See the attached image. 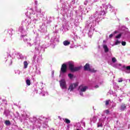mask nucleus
<instances>
[{
  "label": "nucleus",
  "mask_w": 130,
  "mask_h": 130,
  "mask_svg": "<svg viewBox=\"0 0 130 130\" xmlns=\"http://www.w3.org/2000/svg\"><path fill=\"white\" fill-rule=\"evenodd\" d=\"M68 67L70 71L72 73L78 72L81 70V67H75V63L73 61L68 62Z\"/></svg>",
  "instance_id": "nucleus-1"
},
{
  "label": "nucleus",
  "mask_w": 130,
  "mask_h": 130,
  "mask_svg": "<svg viewBox=\"0 0 130 130\" xmlns=\"http://www.w3.org/2000/svg\"><path fill=\"white\" fill-rule=\"evenodd\" d=\"M60 86L62 89H67V82L64 79H61L59 81Z\"/></svg>",
  "instance_id": "nucleus-2"
},
{
  "label": "nucleus",
  "mask_w": 130,
  "mask_h": 130,
  "mask_svg": "<svg viewBox=\"0 0 130 130\" xmlns=\"http://www.w3.org/2000/svg\"><path fill=\"white\" fill-rule=\"evenodd\" d=\"M79 86V83L76 82L75 83L71 84L69 87V90H70V92L73 91L75 89V88L78 87Z\"/></svg>",
  "instance_id": "nucleus-3"
},
{
  "label": "nucleus",
  "mask_w": 130,
  "mask_h": 130,
  "mask_svg": "<svg viewBox=\"0 0 130 130\" xmlns=\"http://www.w3.org/2000/svg\"><path fill=\"white\" fill-rule=\"evenodd\" d=\"M68 67H67V64L65 63H63L61 65L60 72L62 73V74H65V73H67Z\"/></svg>",
  "instance_id": "nucleus-4"
},
{
  "label": "nucleus",
  "mask_w": 130,
  "mask_h": 130,
  "mask_svg": "<svg viewBox=\"0 0 130 130\" xmlns=\"http://www.w3.org/2000/svg\"><path fill=\"white\" fill-rule=\"evenodd\" d=\"M79 88L80 89L81 92H86V90L88 89V87L81 85L79 86Z\"/></svg>",
  "instance_id": "nucleus-5"
},
{
  "label": "nucleus",
  "mask_w": 130,
  "mask_h": 130,
  "mask_svg": "<svg viewBox=\"0 0 130 130\" xmlns=\"http://www.w3.org/2000/svg\"><path fill=\"white\" fill-rule=\"evenodd\" d=\"M84 71H89V70H90V64L89 63H87L84 66Z\"/></svg>",
  "instance_id": "nucleus-6"
},
{
  "label": "nucleus",
  "mask_w": 130,
  "mask_h": 130,
  "mask_svg": "<svg viewBox=\"0 0 130 130\" xmlns=\"http://www.w3.org/2000/svg\"><path fill=\"white\" fill-rule=\"evenodd\" d=\"M103 48L105 50V52H108L109 51V48H108V47H107V45H103Z\"/></svg>",
  "instance_id": "nucleus-7"
},
{
  "label": "nucleus",
  "mask_w": 130,
  "mask_h": 130,
  "mask_svg": "<svg viewBox=\"0 0 130 130\" xmlns=\"http://www.w3.org/2000/svg\"><path fill=\"white\" fill-rule=\"evenodd\" d=\"M63 45H64L65 46H68V45H70L71 44V42H69L68 41H64L63 42Z\"/></svg>",
  "instance_id": "nucleus-8"
},
{
  "label": "nucleus",
  "mask_w": 130,
  "mask_h": 130,
  "mask_svg": "<svg viewBox=\"0 0 130 130\" xmlns=\"http://www.w3.org/2000/svg\"><path fill=\"white\" fill-rule=\"evenodd\" d=\"M126 106L125 105V104H123L121 106V108L120 109L122 111H123V110H124L125 109H126Z\"/></svg>",
  "instance_id": "nucleus-9"
},
{
  "label": "nucleus",
  "mask_w": 130,
  "mask_h": 130,
  "mask_svg": "<svg viewBox=\"0 0 130 130\" xmlns=\"http://www.w3.org/2000/svg\"><path fill=\"white\" fill-rule=\"evenodd\" d=\"M88 72H90V73H96L97 72V70H95L94 68H89Z\"/></svg>",
  "instance_id": "nucleus-10"
},
{
  "label": "nucleus",
  "mask_w": 130,
  "mask_h": 130,
  "mask_svg": "<svg viewBox=\"0 0 130 130\" xmlns=\"http://www.w3.org/2000/svg\"><path fill=\"white\" fill-rule=\"evenodd\" d=\"M24 69H27L28 67V62L27 61H24Z\"/></svg>",
  "instance_id": "nucleus-11"
},
{
  "label": "nucleus",
  "mask_w": 130,
  "mask_h": 130,
  "mask_svg": "<svg viewBox=\"0 0 130 130\" xmlns=\"http://www.w3.org/2000/svg\"><path fill=\"white\" fill-rule=\"evenodd\" d=\"M5 123L6 125H11V121L10 120H6Z\"/></svg>",
  "instance_id": "nucleus-12"
},
{
  "label": "nucleus",
  "mask_w": 130,
  "mask_h": 130,
  "mask_svg": "<svg viewBox=\"0 0 130 130\" xmlns=\"http://www.w3.org/2000/svg\"><path fill=\"white\" fill-rule=\"evenodd\" d=\"M26 83L27 86H30V85H31V81H30L29 79H27L26 81Z\"/></svg>",
  "instance_id": "nucleus-13"
},
{
  "label": "nucleus",
  "mask_w": 130,
  "mask_h": 130,
  "mask_svg": "<svg viewBox=\"0 0 130 130\" xmlns=\"http://www.w3.org/2000/svg\"><path fill=\"white\" fill-rule=\"evenodd\" d=\"M64 121H65V122L66 123H68V124H69V123H71V120H70L69 119H68V118H66L65 119H64Z\"/></svg>",
  "instance_id": "nucleus-14"
},
{
  "label": "nucleus",
  "mask_w": 130,
  "mask_h": 130,
  "mask_svg": "<svg viewBox=\"0 0 130 130\" xmlns=\"http://www.w3.org/2000/svg\"><path fill=\"white\" fill-rule=\"evenodd\" d=\"M68 77H69V78L70 79H73V77H74V75L72 74H68Z\"/></svg>",
  "instance_id": "nucleus-15"
},
{
  "label": "nucleus",
  "mask_w": 130,
  "mask_h": 130,
  "mask_svg": "<svg viewBox=\"0 0 130 130\" xmlns=\"http://www.w3.org/2000/svg\"><path fill=\"white\" fill-rule=\"evenodd\" d=\"M118 82V83H122L123 79H122V78H119Z\"/></svg>",
  "instance_id": "nucleus-16"
},
{
  "label": "nucleus",
  "mask_w": 130,
  "mask_h": 130,
  "mask_svg": "<svg viewBox=\"0 0 130 130\" xmlns=\"http://www.w3.org/2000/svg\"><path fill=\"white\" fill-rule=\"evenodd\" d=\"M121 44L123 46H125V45H126V42H124V41H122L121 42Z\"/></svg>",
  "instance_id": "nucleus-17"
},
{
  "label": "nucleus",
  "mask_w": 130,
  "mask_h": 130,
  "mask_svg": "<svg viewBox=\"0 0 130 130\" xmlns=\"http://www.w3.org/2000/svg\"><path fill=\"white\" fill-rule=\"evenodd\" d=\"M112 61L113 62H116V58L115 57H113L112 58Z\"/></svg>",
  "instance_id": "nucleus-18"
},
{
  "label": "nucleus",
  "mask_w": 130,
  "mask_h": 130,
  "mask_svg": "<svg viewBox=\"0 0 130 130\" xmlns=\"http://www.w3.org/2000/svg\"><path fill=\"white\" fill-rule=\"evenodd\" d=\"M119 43H120V41L117 40L115 42V45H118V44H119Z\"/></svg>",
  "instance_id": "nucleus-19"
},
{
  "label": "nucleus",
  "mask_w": 130,
  "mask_h": 130,
  "mask_svg": "<svg viewBox=\"0 0 130 130\" xmlns=\"http://www.w3.org/2000/svg\"><path fill=\"white\" fill-rule=\"evenodd\" d=\"M110 101H106V104H105V105H106V106H107V105H109V102H110Z\"/></svg>",
  "instance_id": "nucleus-20"
},
{
  "label": "nucleus",
  "mask_w": 130,
  "mask_h": 130,
  "mask_svg": "<svg viewBox=\"0 0 130 130\" xmlns=\"http://www.w3.org/2000/svg\"><path fill=\"white\" fill-rule=\"evenodd\" d=\"M120 37H121V34H119L117 36H116V38H120Z\"/></svg>",
  "instance_id": "nucleus-21"
},
{
  "label": "nucleus",
  "mask_w": 130,
  "mask_h": 130,
  "mask_svg": "<svg viewBox=\"0 0 130 130\" xmlns=\"http://www.w3.org/2000/svg\"><path fill=\"white\" fill-rule=\"evenodd\" d=\"M109 110H106L105 111V113H106V114H109Z\"/></svg>",
  "instance_id": "nucleus-22"
},
{
  "label": "nucleus",
  "mask_w": 130,
  "mask_h": 130,
  "mask_svg": "<svg viewBox=\"0 0 130 130\" xmlns=\"http://www.w3.org/2000/svg\"><path fill=\"white\" fill-rule=\"evenodd\" d=\"M102 126H103V125H102V124H98V127H102Z\"/></svg>",
  "instance_id": "nucleus-23"
},
{
  "label": "nucleus",
  "mask_w": 130,
  "mask_h": 130,
  "mask_svg": "<svg viewBox=\"0 0 130 130\" xmlns=\"http://www.w3.org/2000/svg\"><path fill=\"white\" fill-rule=\"evenodd\" d=\"M126 70H130V66H127V67H126Z\"/></svg>",
  "instance_id": "nucleus-24"
},
{
  "label": "nucleus",
  "mask_w": 130,
  "mask_h": 130,
  "mask_svg": "<svg viewBox=\"0 0 130 130\" xmlns=\"http://www.w3.org/2000/svg\"><path fill=\"white\" fill-rule=\"evenodd\" d=\"M113 36V35H112V34H111V35H110V36H109V38H112V37Z\"/></svg>",
  "instance_id": "nucleus-25"
},
{
  "label": "nucleus",
  "mask_w": 130,
  "mask_h": 130,
  "mask_svg": "<svg viewBox=\"0 0 130 130\" xmlns=\"http://www.w3.org/2000/svg\"><path fill=\"white\" fill-rule=\"evenodd\" d=\"M80 94L81 95V96H83V92L80 91Z\"/></svg>",
  "instance_id": "nucleus-26"
},
{
  "label": "nucleus",
  "mask_w": 130,
  "mask_h": 130,
  "mask_svg": "<svg viewBox=\"0 0 130 130\" xmlns=\"http://www.w3.org/2000/svg\"><path fill=\"white\" fill-rule=\"evenodd\" d=\"M95 88H99V86H98V85H95Z\"/></svg>",
  "instance_id": "nucleus-27"
},
{
  "label": "nucleus",
  "mask_w": 130,
  "mask_h": 130,
  "mask_svg": "<svg viewBox=\"0 0 130 130\" xmlns=\"http://www.w3.org/2000/svg\"><path fill=\"white\" fill-rule=\"evenodd\" d=\"M35 3H36V4H37V1H36Z\"/></svg>",
  "instance_id": "nucleus-28"
}]
</instances>
